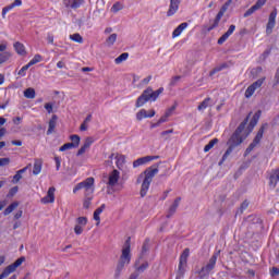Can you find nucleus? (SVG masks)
<instances>
[{"mask_svg": "<svg viewBox=\"0 0 279 279\" xmlns=\"http://www.w3.org/2000/svg\"><path fill=\"white\" fill-rule=\"evenodd\" d=\"M248 121H250V116L243 120V122L236 128V130L233 132V134L228 140L227 145L229 147L226 150V153L223 154L221 160L219 161L220 166L222 162H226V160H228V156H230V154H232V151H234V149H236V147H239V145H241L243 143V141H245V138L247 136H250V134H252V131L254 129H252V122H250V124L247 126L248 131H247L246 135L244 137L241 136V134H243V131L245 130V125H247Z\"/></svg>", "mask_w": 279, "mask_h": 279, "instance_id": "1", "label": "nucleus"}, {"mask_svg": "<svg viewBox=\"0 0 279 279\" xmlns=\"http://www.w3.org/2000/svg\"><path fill=\"white\" fill-rule=\"evenodd\" d=\"M159 165L160 163H155V165L150 166L149 168H147L144 171L143 174H140V177L137 178L136 183L141 184V182H142V187H141V192H140L141 197H145V195H147V191H149L151 181L154 180L156 174H158V166Z\"/></svg>", "mask_w": 279, "mask_h": 279, "instance_id": "2", "label": "nucleus"}, {"mask_svg": "<svg viewBox=\"0 0 279 279\" xmlns=\"http://www.w3.org/2000/svg\"><path fill=\"white\" fill-rule=\"evenodd\" d=\"M165 93V87H160L159 89L154 92V88L147 87L142 95L136 99L135 106L136 108H142L145 106L147 101H156L160 95Z\"/></svg>", "mask_w": 279, "mask_h": 279, "instance_id": "3", "label": "nucleus"}, {"mask_svg": "<svg viewBox=\"0 0 279 279\" xmlns=\"http://www.w3.org/2000/svg\"><path fill=\"white\" fill-rule=\"evenodd\" d=\"M219 254H221L220 251L215 252L209 258L208 263L201 268V270L198 271L199 279L210 278V274H213V270L215 269V267H217V258H219Z\"/></svg>", "mask_w": 279, "mask_h": 279, "instance_id": "4", "label": "nucleus"}, {"mask_svg": "<svg viewBox=\"0 0 279 279\" xmlns=\"http://www.w3.org/2000/svg\"><path fill=\"white\" fill-rule=\"evenodd\" d=\"M132 243V238H128L124 242V245L122 247V255L120 256V262L118 263L117 266V271L121 272L123 271V268L125 265H130V260H132V255H130V247Z\"/></svg>", "mask_w": 279, "mask_h": 279, "instance_id": "5", "label": "nucleus"}, {"mask_svg": "<svg viewBox=\"0 0 279 279\" xmlns=\"http://www.w3.org/2000/svg\"><path fill=\"white\" fill-rule=\"evenodd\" d=\"M82 189H84L85 195H93L95 193V178L89 177L76 184L73 189V193H77V191H82Z\"/></svg>", "mask_w": 279, "mask_h": 279, "instance_id": "6", "label": "nucleus"}, {"mask_svg": "<svg viewBox=\"0 0 279 279\" xmlns=\"http://www.w3.org/2000/svg\"><path fill=\"white\" fill-rule=\"evenodd\" d=\"M265 130H267V124H263L256 136L254 137L253 142L248 145V147L245 149V156H248V154H252L254 151V148L257 147V145L260 144V141H263V135L265 134Z\"/></svg>", "mask_w": 279, "mask_h": 279, "instance_id": "7", "label": "nucleus"}, {"mask_svg": "<svg viewBox=\"0 0 279 279\" xmlns=\"http://www.w3.org/2000/svg\"><path fill=\"white\" fill-rule=\"evenodd\" d=\"M25 263V257L17 258L13 264L9 265L4 270L2 271V278H8L10 274H14L16 271L17 267H21Z\"/></svg>", "mask_w": 279, "mask_h": 279, "instance_id": "8", "label": "nucleus"}, {"mask_svg": "<svg viewBox=\"0 0 279 279\" xmlns=\"http://www.w3.org/2000/svg\"><path fill=\"white\" fill-rule=\"evenodd\" d=\"M276 16H278V10H274L270 12L268 17V23L266 25V34L267 36H270V34H274V27H276Z\"/></svg>", "mask_w": 279, "mask_h": 279, "instance_id": "9", "label": "nucleus"}, {"mask_svg": "<svg viewBox=\"0 0 279 279\" xmlns=\"http://www.w3.org/2000/svg\"><path fill=\"white\" fill-rule=\"evenodd\" d=\"M189 248H185L183 253L180 256V262H179V274L180 276H184V271L186 269V263L189 260Z\"/></svg>", "mask_w": 279, "mask_h": 279, "instance_id": "10", "label": "nucleus"}, {"mask_svg": "<svg viewBox=\"0 0 279 279\" xmlns=\"http://www.w3.org/2000/svg\"><path fill=\"white\" fill-rule=\"evenodd\" d=\"M266 3H267V0H257L253 7H251L247 11H245V13L243 14L244 19H247V16H252L254 12H257V10H260V8H263V5H265Z\"/></svg>", "mask_w": 279, "mask_h": 279, "instance_id": "11", "label": "nucleus"}, {"mask_svg": "<svg viewBox=\"0 0 279 279\" xmlns=\"http://www.w3.org/2000/svg\"><path fill=\"white\" fill-rule=\"evenodd\" d=\"M222 17H223V11H219L210 26L204 25L205 32L210 33L213 32V29L219 27V22L221 21Z\"/></svg>", "mask_w": 279, "mask_h": 279, "instance_id": "12", "label": "nucleus"}, {"mask_svg": "<svg viewBox=\"0 0 279 279\" xmlns=\"http://www.w3.org/2000/svg\"><path fill=\"white\" fill-rule=\"evenodd\" d=\"M56 202V187H49L47 195L41 198V204H53Z\"/></svg>", "mask_w": 279, "mask_h": 279, "instance_id": "13", "label": "nucleus"}, {"mask_svg": "<svg viewBox=\"0 0 279 279\" xmlns=\"http://www.w3.org/2000/svg\"><path fill=\"white\" fill-rule=\"evenodd\" d=\"M181 0H170L169 10L167 11V16H173L180 10Z\"/></svg>", "mask_w": 279, "mask_h": 279, "instance_id": "14", "label": "nucleus"}, {"mask_svg": "<svg viewBox=\"0 0 279 279\" xmlns=\"http://www.w3.org/2000/svg\"><path fill=\"white\" fill-rule=\"evenodd\" d=\"M180 202H182V197H177L173 202V204L170 206L168 214H167V219H171L172 216L175 215V211L178 210V207L180 206Z\"/></svg>", "mask_w": 279, "mask_h": 279, "instance_id": "15", "label": "nucleus"}, {"mask_svg": "<svg viewBox=\"0 0 279 279\" xmlns=\"http://www.w3.org/2000/svg\"><path fill=\"white\" fill-rule=\"evenodd\" d=\"M236 29V26L234 24L230 25L228 31L218 39V45H223L228 38L234 34V31Z\"/></svg>", "mask_w": 279, "mask_h": 279, "instance_id": "16", "label": "nucleus"}, {"mask_svg": "<svg viewBox=\"0 0 279 279\" xmlns=\"http://www.w3.org/2000/svg\"><path fill=\"white\" fill-rule=\"evenodd\" d=\"M121 173L119 172V170L114 169L110 174H109V181H108V185L109 186H117V183L119 182V178H120Z\"/></svg>", "mask_w": 279, "mask_h": 279, "instance_id": "17", "label": "nucleus"}, {"mask_svg": "<svg viewBox=\"0 0 279 279\" xmlns=\"http://www.w3.org/2000/svg\"><path fill=\"white\" fill-rule=\"evenodd\" d=\"M93 143H95V140H93V137H87L85 140L83 146L76 153V156H82V155L86 154V149L90 148V145H93Z\"/></svg>", "mask_w": 279, "mask_h": 279, "instance_id": "18", "label": "nucleus"}, {"mask_svg": "<svg viewBox=\"0 0 279 279\" xmlns=\"http://www.w3.org/2000/svg\"><path fill=\"white\" fill-rule=\"evenodd\" d=\"M56 125H58V116L53 114L48 123L47 136L56 132Z\"/></svg>", "mask_w": 279, "mask_h": 279, "instance_id": "19", "label": "nucleus"}, {"mask_svg": "<svg viewBox=\"0 0 279 279\" xmlns=\"http://www.w3.org/2000/svg\"><path fill=\"white\" fill-rule=\"evenodd\" d=\"M186 27H189V23L183 22L181 23L173 32H172V38H178V36H180L184 29H186Z\"/></svg>", "mask_w": 279, "mask_h": 279, "instance_id": "20", "label": "nucleus"}, {"mask_svg": "<svg viewBox=\"0 0 279 279\" xmlns=\"http://www.w3.org/2000/svg\"><path fill=\"white\" fill-rule=\"evenodd\" d=\"M64 3L66 8H72L73 10H76V8H80L82 5V0H64Z\"/></svg>", "mask_w": 279, "mask_h": 279, "instance_id": "21", "label": "nucleus"}, {"mask_svg": "<svg viewBox=\"0 0 279 279\" xmlns=\"http://www.w3.org/2000/svg\"><path fill=\"white\" fill-rule=\"evenodd\" d=\"M16 208H19V202H13L11 205H9L4 209V211H3L4 217H8V215H11V213H14V210H16Z\"/></svg>", "mask_w": 279, "mask_h": 279, "instance_id": "22", "label": "nucleus"}, {"mask_svg": "<svg viewBox=\"0 0 279 279\" xmlns=\"http://www.w3.org/2000/svg\"><path fill=\"white\" fill-rule=\"evenodd\" d=\"M93 194H84L83 208L88 210L90 208V204L93 202Z\"/></svg>", "mask_w": 279, "mask_h": 279, "instance_id": "23", "label": "nucleus"}, {"mask_svg": "<svg viewBox=\"0 0 279 279\" xmlns=\"http://www.w3.org/2000/svg\"><path fill=\"white\" fill-rule=\"evenodd\" d=\"M14 49L16 51V53H19V56H25L27 52L25 51V45L16 41L14 44Z\"/></svg>", "mask_w": 279, "mask_h": 279, "instance_id": "24", "label": "nucleus"}, {"mask_svg": "<svg viewBox=\"0 0 279 279\" xmlns=\"http://www.w3.org/2000/svg\"><path fill=\"white\" fill-rule=\"evenodd\" d=\"M225 69H228V63H221L220 65H217L209 72V76L213 77L216 73H219L220 71H223Z\"/></svg>", "mask_w": 279, "mask_h": 279, "instance_id": "25", "label": "nucleus"}, {"mask_svg": "<svg viewBox=\"0 0 279 279\" xmlns=\"http://www.w3.org/2000/svg\"><path fill=\"white\" fill-rule=\"evenodd\" d=\"M43 171V161L36 159L33 168V174L38 175Z\"/></svg>", "mask_w": 279, "mask_h": 279, "instance_id": "26", "label": "nucleus"}, {"mask_svg": "<svg viewBox=\"0 0 279 279\" xmlns=\"http://www.w3.org/2000/svg\"><path fill=\"white\" fill-rule=\"evenodd\" d=\"M260 119V110H258L253 118L251 119L250 123H251V130H254V128H256V125L258 124V120Z\"/></svg>", "mask_w": 279, "mask_h": 279, "instance_id": "27", "label": "nucleus"}, {"mask_svg": "<svg viewBox=\"0 0 279 279\" xmlns=\"http://www.w3.org/2000/svg\"><path fill=\"white\" fill-rule=\"evenodd\" d=\"M24 97H26V99H34L36 97V89L28 87L24 90Z\"/></svg>", "mask_w": 279, "mask_h": 279, "instance_id": "28", "label": "nucleus"}, {"mask_svg": "<svg viewBox=\"0 0 279 279\" xmlns=\"http://www.w3.org/2000/svg\"><path fill=\"white\" fill-rule=\"evenodd\" d=\"M116 165L118 169H121L125 165V157L123 155H116Z\"/></svg>", "mask_w": 279, "mask_h": 279, "instance_id": "29", "label": "nucleus"}, {"mask_svg": "<svg viewBox=\"0 0 279 279\" xmlns=\"http://www.w3.org/2000/svg\"><path fill=\"white\" fill-rule=\"evenodd\" d=\"M148 159H147V156L146 157H141L138 159H136L135 161H133V167L134 169H136V167H141L143 165H147Z\"/></svg>", "mask_w": 279, "mask_h": 279, "instance_id": "30", "label": "nucleus"}, {"mask_svg": "<svg viewBox=\"0 0 279 279\" xmlns=\"http://www.w3.org/2000/svg\"><path fill=\"white\" fill-rule=\"evenodd\" d=\"M277 184H278V177H277V174L272 171V173H271L270 177H269V186H270L271 189H276Z\"/></svg>", "mask_w": 279, "mask_h": 279, "instance_id": "31", "label": "nucleus"}, {"mask_svg": "<svg viewBox=\"0 0 279 279\" xmlns=\"http://www.w3.org/2000/svg\"><path fill=\"white\" fill-rule=\"evenodd\" d=\"M217 143H219L218 138H214L211 141H209V143L204 147V151L208 153L213 149V147H215L217 145Z\"/></svg>", "mask_w": 279, "mask_h": 279, "instance_id": "32", "label": "nucleus"}, {"mask_svg": "<svg viewBox=\"0 0 279 279\" xmlns=\"http://www.w3.org/2000/svg\"><path fill=\"white\" fill-rule=\"evenodd\" d=\"M128 58H130V53L124 52V53H121L119 57H117L114 59V62H116V64H121V62H125V60H128Z\"/></svg>", "mask_w": 279, "mask_h": 279, "instance_id": "33", "label": "nucleus"}, {"mask_svg": "<svg viewBox=\"0 0 279 279\" xmlns=\"http://www.w3.org/2000/svg\"><path fill=\"white\" fill-rule=\"evenodd\" d=\"M208 106H210V98H205L197 107V110L202 111V110H206V108H208Z\"/></svg>", "mask_w": 279, "mask_h": 279, "instance_id": "34", "label": "nucleus"}, {"mask_svg": "<svg viewBox=\"0 0 279 279\" xmlns=\"http://www.w3.org/2000/svg\"><path fill=\"white\" fill-rule=\"evenodd\" d=\"M137 121H143V119H148L147 110L142 109L136 113Z\"/></svg>", "mask_w": 279, "mask_h": 279, "instance_id": "35", "label": "nucleus"}, {"mask_svg": "<svg viewBox=\"0 0 279 279\" xmlns=\"http://www.w3.org/2000/svg\"><path fill=\"white\" fill-rule=\"evenodd\" d=\"M43 61V56L35 54L34 58L28 62V66H34V64H38V62Z\"/></svg>", "mask_w": 279, "mask_h": 279, "instance_id": "36", "label": "nucleus"}, {"mask_svg": "<svg viewBox=\"0 0 279 279\" xmlns=\"http://www.w3.org/2000/svg\"><path fill=\"white\" fill-rule=\"evenodd\" d=\"M12 54L10 52H2L0 53V64H3L4 62H8Z\"/></svg>", "mask_w": 279, "mask_h": 279, "instance_id": "37", "label": "nucleus"}, {"mask_svg": "<svg viewBox=\"0 0 279 279\" xmlns=\"http://www.w3.org/2000/svg\"><path fill=\"white\" fill-rule=\"evenodd\" d=\"M70 39L73 40L74 43H80V44L84 43V38L78 33L70 35Z\"/></svg>", "mask_w": 279, "mask_h": 279, "instance_id": "38", "label": "nucleus"}, {"mask_svg": "<svg viewBox=\"0 0 279 279\" xmlns=\"http://www.w3.org/2000/svg\"><path fill=\"white\" fill-rule=\"evenodd\" d=\"M121 10H123V3H121V2H116L111 7V12H113L114 14H117V12H121Z\"/></svg>", "mask_w": 279, "mask_h": 279, "instance_id": "39", "label": "nucleus"}, {"mask_svg": "<svg viewBox=\"0 0 279 279\" xmlns=\"http://www.w3.org/2000/svg\"><path fill=\"white\" fill-rule=\"evenodd\" d=\"M70 140L72 141L71 143L74 145V149L80 147V135H71Z\"/></svg>", "mask_w": 279, "mask_h": 279, "instance_id": "40", "label": "nucleus"}, {"mask_svg": "<svg viewBox=\"0 0 279 279\" xmlns=\"http://www.w3.org/2000/svg\"><path fill=\"white\" fill-rule=\"evenodd\" d=\"M106 43H107V45H108L109 47H112V45H114V43H117V34H116V33L111 34V35L107 38Z\"/></svg>", "mask_w": 279, "mask_h": 279, "instance_id": "41", "label": "nucleus"}, {"mask_svg": "<svg viewBox=\"0 0 279 279\" xmlns=\"http://www.w3.org/2000/svg\"><path fill=\"white\" fill-rule=\"evenodd\" d=\"M29 63H27L26 65L22 66L21 70L17 72V75H20L21 77H25V75H27V71L29 70Z\"/></svg>", "mask_w": 279, "mask_h": 279, "instance_id": "42", "label": "nucleus"}, {"mask_svg": "<svg viewBox=\"0 0 279 279\" xmlns=\"http://www.w3.org/2000/svg\"><path fill=\"white\" fill-rule=\"evenodd\" d=\"M69 149H75L74 145L72 143H65L60 148L59 151H66Z\"/></svg>", "mask_w": 279, "mask_h": 279, "instance_id": "43", "label": "nucleus"}, {"mask_svg": "<svg viewBox=\"0 0 279 279\" xmlns=\"http://www.w3.org/2000/svg\"><path fill=\"white\" fill-rule=\"evenodd\" d=\"M86 223H88V218H86V217H78L76 219V226H82L84 228V226H86Z\"/></svg>", "mask_w": 279, "mask_h": 279, "instance_id": "44", "label": "nucleus"}, {"mask_svg": "<svg viewBox=\"0 0 279 279\" xmlns=\"http://www.w3.org/2000/svg\"><path fill=\"white\" fill-rule=\"evenodd\" d=\"M14 4L13 3H11V4H9V5H7V7H4L3 9H2V19H5V15L8 14V12H10V10H14Z\"/></svg>", "mask_w": 279, "mask_h": 279, "instance_id": "45", "label": "nucleus"}, {"mask_svg": "<svg viewBox=\"0 0 279 279\" xmlns=\"http://www.w3.org/2000/svg\"><path fill=\"white\" fill-rule=\"evenodd\" d=\"M101 215V209H96L94 211V220L97 221L96 226H99L101 223V218L99 217Z\"/></svg>", "mask_w": 279, "mask_h": 279, "instance_id": "46", "label": "nucleus"}, {"mask_svg": "<svg viewBox=\"0 0 279 279\" xmlns=\"http://www.w3.org/2000/svg\"><path fill=\"white\" fill-rule=\"evenodd\" d=\"M263 82H265V78H259L256 82H254L251 85V87H253L256 90L257 88H260V86H263Z\"/></svg>", "mask_w": 279, "mask_h": 279, "instance_id": "47", "label": "nucleus"}, {"mask_svg": "<svg viewBox=\"0 0 279 279\" xmlns=\"http://www.w3.org/2000/svg\"><path fill=\"white\" fill-rule=\"evenodd\" d=\"M254 93H256V89H254V88L252 87V85H250V86L247 87V89L245 90V97H246L247 99H250V97H252V95H254Z\"/></svg>", "mask_w": 279, "mask_h": 279, "instance_id": "48", "label": "nucleus"}, {"mask_svg": "<svg viewBox=\"0 0 279 279\" xmlns=\"http://www.w3.org/2000/svg\"><path fill=\"white\" fill-rule=\"evenodd\" d=\"M271 56V49H266L262 54H260V60L265 61Z\"/></svg>", "mask_w": 279, "mask_h": 279, "instance_id": "49", "label": "nucleus"}, {"mask_svg": "<svg viewBox=\"0 0 279 279\" xmlns=\"http://www.w3.org/2000/svg\"><path fill=\"white\" fill-rule=\"evenodd\" d=\"M147 252H149V244H147V242H145L142 246V253L140 258H143V256H145V254H147Z\"/></svg>", "mask_w": 279, "mask_h": 279, "instance_id": "50", "label": "nucleus"}, {"mask_svg": "<svg viewBox=\"0 0 279 279\" xmlns=\"http://www.w3.org/2000/svg\"><path fill=\"white\" fill-rule=\"evenodd\" d=\"M23 179V174L19 173V171L15 173V175L13 177V184H19V182H21V180Z\"/></svg>", "mask_w": 279, "mask_h": 279, "instance_id": "51", "label": "nucleus"}, {"mask_svg": "<svg viewBox=\"0 0 279 279\" xmlns=\"http://www.w3.org/2000/svg\"><path fill=\"white\" fill-rule=\"evenodd\" d=\"M180 80H182V76L180 75L173 76L170 81V86H175L178 82H180Z\"/></svg>", "mask_w": 279, "mask_h": 279, "instance_id": "52", "label": "nucleus"}, {"mask_svg": "<svg viewBox=\"0 0 279 279\" xmlns=\"http://www.w3.org/2000/svg\"><path fill=\"white\" fill-rule=\"evenodd\" d=\"M8 165H10V158H0V167H8Z\"/></svg>", "mask_w": 279, "mask_h": 279, "instance_id": "53", "label": "nucleus"}, {"mask_svg": "<svg viewBox=\"0 0 279 279\" xmlns=\"http://www.w3.org/2000/svg\"><path fill=\"white\" fill-rule=\"evenodd\" d=\"M74 232L77 235L82 234V232H84V227H82L81 225H75Z\"/></svg>", "mask_w": 279, "mask_h": 279, "instance_id": "54", "label": "nucleus"}, {"mask_svg": "<svg viewBox=\"0 0 279 279\" xmlns=\"http://www.w3.org/2000/svg\"><path fill=\"white\" fill-rule=\"evenodd\" d=\"M147 267H149V263L145 262L140 267H137V271H140V274H143V271H145V269H147Z\"/></svg>", "mask_w": 279, "mask_h": 279, "instance_id": "55", "label": "nucleus"}, {"mask_svg": "<svg viewBox=\"0 0 279 279\" xmlns=\"http://www.w3.org/2000/svg\"><path fill=\"white\" fill-rule=\"evenodd\" d=\"M19 193V186H14L9 191L8 197H14V195Z\"/></svg>", "mask_w": 279, "mask_h": 279, "instance_id": "56", "label": "nucleus"}, {"mask_svg": "<svg viewBox=\"0 0 279 279\" xmlns=\"http://www.w3.org/2000/svg\"><path fill=\"white\" fill-rule=\"evenodd\" d=\"M45 109L47 110L48 114H51V112H53V105L51 102H47L45 105Z\"/></svg>", "mask_w": 279, "mask_h": 279, "instance_id": "57", "label": "nucleus"}, {"mask_svg": "<svg viewBox=\"0 0 279 279\" xmlns=\"http://www.w3.org/2000/svg\"><path fill=\"white\" fill-rule=\"evenodd\" d=\"M250 206V202L244 201L241 206H240V210L241 213H243V210H247V207Z\"/></svg>", "mask_w": 279, "mask_h": 279, "instance_id": "58", "label": "nucleus"}, {"mask_svg": "<svg viewBox=\"0 0 279 279\" xmlns=\"http://www.w3.org/2000/svg\"><path fill=\"white\" fill-rule=\"evenodd\" d=\"M54 162H56V170L60 171V165L62 162V159H60V157H54Z\"/></svg>", "mask_w": 279, "mask_h": 279, "instance_id": "59", "label": "nucleus"}, {"mask_svg": "<svg viewBox=\"0 0 279 279\" xmlns=\"http://www.w3.org/2000/svg\"><path fill=\"white\" fill-rule=\"evenodd\" d=\"M231 2L232 0H229L221 7L220 12H222V14H226V10H228V5H230Z\"/></svg>", "mask_w": 279, "mask_h": 279, "instance_id": "60", "label": "nucleus"}, {"mask_svg": "<svg viewBox=\"0 0 279 279\" xmlns=\"http://www.w3.org/2000/svg\"><path fill=\"white\" fill-rule=\"evenodd\" d=\"M175 110V106H172L171 108H169L166 112L165 116L166 117H171V114H173V111Z\"/></svg>", "mask_w": 279, "mask_h": 279, "instance_id": "61", "label": "nucleus"}, {"mask_svg": "<svg viewBox=\"0 0 279 279\" xmlns=\"http://www.w3.org/2000/svg\"><path fill=\"white\" fill-rule=\"evenodd\" d=\"M47 41L49 45H53V34L48 33L47 35Z\"/></svg>", "mask_w": 279, "mask_h": 279, "instance_id": "62", "label": "nucleus"}, {"mask_svg": "<svg viewBox=\"0 0 279 279\" xmlns=\"http://www.w3.org/2000/svg\"><path fill=\"white\" fill-rule=\"evenodd\" d=\"M21 217H23V210H19V211L14 215V219H21Z\"/></svg>", "mask_w": 279, "mask_h": 279, "instance_id": "63", "label": "nucleus"}, {"mask_svg": "<svg viewBox=\"0 0 279 279\" xmlns=\"http://www.w3.org/2000/svg\"><path fill=\"white\" fill-rule=\"evenodd\" d=\"M272 276H279V268L272 267Z\"/></svg>", "mask_w": 279, "mask_h": 279, "instance_id": "64", "label": "nucleus"}]
</instances>
